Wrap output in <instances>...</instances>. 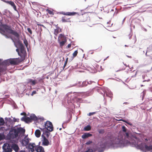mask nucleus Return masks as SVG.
Instances as JSON below:
<instances>
[{
    "label": "nucleus",
    "mask_w": 152,
    "mask_h": 152,
    "mask_svg": "<svg viewBox=\"0 0 152 152\" xmlns=\"http://www.w3.org/2000/svg\"><path fill=\"white\" fill-rule=\"evenodd\" d=\"M124 140H123L121 135H119L118 137L111 138V137L108 136L106 137V140H109L110 141H107V143L110 145L113 144H129L128 141H130L131 137L128 132L125 133L124 134Z\"/></svg>",
    "instance_id": "obj_1"
},
{
    "label": "nucleus",
    "mask_w": 152,
    "mask_h": 152,
    "mask_svg": "<svg viewBox=\"0 0 152 152\" xmlns=\"http://www.w3.org/2000/svg\"><path fill=\"white\" fill-rule=\"evenodd\" d=\"M135 138L136 140H131V138L130 141H128L129 143V144H132V146L136 147L137 148L142 150H144L145 145H146L145 143H141L139 145L138 144V141L140 142L139 139L136 137Z\"/></svg>",
    "instance_id": "obj_2"
},
{
    "label": "nucleus",
    "mask_w": 152,
    "mask_h": 152,
    "mask_svg": "<svg viewBox=\"0 0 152 152\" xmlns=\"http://www.w3.org/2000/svg\"><path fill=\"white\" fill-rule=\"evenodd\" d=\"M21 60L19 61L18 60V58L12 59H8L4 61L3 62V64H5L6 66H5L7 67V66H9V63L11 65H17L19 64L20 62L22 61ZM7 68V67H6ZM7 69H6V70Z\"/></svg>",
    "instance_id": "obj_3"
},
{
    "label": "nucleus",
    "mask_w": 152,
    "mask_h": 152,
    "mask_svg": "<svg viewBox=\"0 0 152 152\" xmlns=\"http://www.w3.org/2000/svg\"><path fill=\"white\" fill-rule=\"evenodd\" d=\"M18 136L16 129H11L6 136V138L7 140H10L17 138Z\"/></svg>",
    "instance_id": "obj_4"
},
{
    "label": "nucleus",
    "mask_w": 152,
    "mask_h": 152,
    "mask_svg": "<svg viewBox=\"0 0 152 152\" xmlns=\"http://www.w3.org/2000/svg\"><path fill=\"white\" fill-rule=\"evenodd\" d=\"M18 44L20 50V56L21 57V61H23L25 58L26 54V51L25 50V47L21 42H18Z\"/></svg>",
    "instance_id": "obj_5"
},
{
    "label": "nucleus",
    "mask_w": 152,
    "mask_h": 152,
    "mask_svg": "<svg viewBox=\"0 0 152 152\" xmlns=\"http://www.w3.org/2000/svg\"><path fill=\"white\" fill-rule=\"evenodd\" d=\"M58 42L61 47H62L67 42L66 37L63 34H60L58 38Z\"/></svg>",
    "instance_id": "obj_6"
},
{
    "label": "nucleus",
    "mask_w": 152,
    "mask_h": 152,
    "mask_svg": "<svg viewBox=\"0 0 152 152\" xmlns=\"http://www.w3.org/2000/svg\"><path fill=\"white\" fill-rule=\"evenodd\" d=\"M2 148L4 151L5 152H11L12 151V147L10 145L7 143L4 144Z\"/></svg>",
    "instance_id": "obj_7"
},
{
    "label": "nucleus",
    "mask_w": 152,
    "mask_h": 152,
    "mask_svg": "<svg viewBox=\"0 0 152 152\" xmlns=\"http://www.w3.org/2000/svg\"><path fill=\"white\" fill-rule=\"evenodd\" d=\"M45 128L50 132L53 130V127L51 122L49 121H47L45 124Z\"/></svg>",
    "instance_id": "obj_8"
},
{
    "label": "nucleus",
    "mask_w": 152,
    "mask_h": 152,
    "mask_svg": "<svg viewBox=\"0 0 152 152\" xmlns=\"http://www.w3.org/2000/svg\"><path fill=\"white\" fill-rule=\"evenodd\" d=\"M41 137L42 139V145L43 146H48L49 144V142L48 140L43 134L42 135Z\"/></svg>",
    "instance_id": "obj_9"
},
{
    "label": "nucleus",
    "mask_w": 152,
    "mask_h": 152,
    "mask_svg": "<svg viewBox=\"0 0 152 152\" xmlns=\"http://www.w3.org/2000/svg\"><path fill=\"white\" fill-rule=\"evenodd\" d=\"M37 147V146H36L35 144L33 143H29L27 147V148L28 149L30 150V151L31 152H34L35 150V148Z\"/></svg>",
    "instance_id": "obj_10"
},
{
    "label": "nucleus",
    "mask_w": 152,
    "mask_h": 152,
    "mask_svg": "<svg viewBox=\"0 0 152 152\" xmlns=\"http://www.w3.org/2000/svg\"><path fill=\"white\" fill-rule=\"evenodd\" d=\"M30 139L26 136L21 141V144L23 146H26L28 145Z\"/></svg>",
    "instance_id": "obj_11"
},
{
    "label": "nucleus",
    "mask_w": 152,
    "mask_h": 152,
    "mask_svg": "<svg viewBox=\"0 0 152 152\" xmlns=\"http://www.w3.org/2000/svg\"><path fill=\"white\" fill-rule=\"evenodd\" d=\"M60 14L65 15L67 16H73L76 14H78V13L75 12H60Z\"/></svg>",
    "instance_id": "obj_12"
},
{
    "label": "nucleus",
    "mask_w": 152,
    "mask_h": 152,
    "mask_svg": "<svg viewBox=\"0 0 152 152\" xmlns=\"http://www.w3.org/2000/svg\"><path fill=\"white\" fill-rule=\"evenodd\" d=\"M17 132H18V135L19 133L21 134H24L25 132V130L22 128H19L16 129Z\"/></svg>",
    "instance_id": "obj_13"
},
{
    "label": "nucleus",
    "mask_w": 152,
    "mask_h": 152,
    "mask_svg": "<svg viewBox=\"0 0 152 152\" xmlns=\"http://www.w3.org/2000/svg\"><path fill=\"white\" fill-rule=\"evenodd\" d=\"M22 120L24 121L26 123H29L32 122L31 119L30 117H23L22 118Z\"/></svg>",
    "instance_id": "obj_14"
},
{
    "label": "nucleus",
    "mask_w": 152,
    "mask_h": 152,
    "mask_svg": "<svg viewBox=\"0 0 152 152\" xmlns=\"http://www.w3.org/2000/svg\"><path fill=\"white\" fill-rule=\"evenodd\" d=\"M70 18H67V17L65 16L61 18V21L63 23H71V21L70 20Z\"/></svg>",
    "instance_id": "obj_15"
},
{
    "label": "nucleus",
    "mask_w": 152,
    "mask_h": 152,
    "mask_svg": "<svg viewBox=\"0 0 152 152\" xmlns=\"http://www.w3.org/2000/svg\"><path fill=\"white\" fill-rule=\"evenodd\" d=\"M7 68L5 66H0V75L1 73L5 74L6 72Z\"/></svg>",
    "instance_id": "obj_16"
},
{
    "label": "nucleus",
    "mask_w": 152,
    "mask_h": 152,
    "mask_svg": "<svg viewBox=\"0 0 152 152\" xmlns=\"http://www.w3.org/2000/svg\"><path fill=\"white\" fill-rule=\"evenodd\" d=\"M92 136V134H91L89 133H85L82 135V137L83 139H86Z\"/></svg>",
    "instance_id": "obj_17"
},
{
    "label": "nucleus",
    "mask_w": 152,
    "mask_h": 152,
    "mask_svg": "<svg viewBox=\"0 0 152 152\" xmlns=\"http://www.w3.org/2000/svg\"><path fill=\"white\" fill-rule=\"evenodd\" d=\"M8 3L10 4L12 7H13V8H14V10L15 11H17V8L16 7V6L15 5L14 2L12 1H8Z\"/></svg>",
    "instance_id": "obj_18"
},
{
    "label": "nucleus",
    "mask_w": 152,
    "mask_h": 152,
    "mask_svg": "<svg viewBox=\"0 0 152 152\" xmlns=\"http://www.w3.org/2000/svg\"><path fill=\"white\" fill-rule=\"evenodd\" d=\"M35 136L37 137H39L41 135V132L39 130H36L35 132Z\"/></svg>",
    "instance_id": "obj_19"
},
{
    "label": "nucleus",
    "mask_w": 152,
    "mask_h": 152,
    "mask_svg": "<svg viewBox=\"0 0 152 152\" xmlns=\"http://www.w3.org/2000/svg\"><path fill=\"white\" fill-rule=\"evenodd\" d=\"M61 31V29L59 28H57L56 29L54 30V34L56 36H57L58 34Z\"/></svg>",
    "instance_id": "obj_20"
},
{
    "label": "nucleus",
    "mask_w": 152,
    "mask_h": 152,
    "mask_svg": "<svg viewBox=\"0 0 152 152\" xmlns=\"http://www.w3.org/2000/svg\"><path fill=\"white\" fill-rule=\"evenodd\" d=\"M80 17L81 18H82L81 20L83 21H85L87 20V15H82L80 16Z\"/></svg>",
    "instance_id": "obj_21"
},
{
    "label": "nucleus",
    "mask_w": 152,
    "mask_h": 152,
    "mask_svg": "<svg viewBox=\"0 0 152 152\" xmlns=\"http://www.w3.org/2000/svg\"><path fill=\"white\" fill-rule=\"evenodd\" d=\"M31 121H37L38 120L37 118L35 115H31L30 116Z\"/></svg>",
    "instance_id": "obj_22"
},
{
    "label": "nucleus",
    "mask_w": 152,
    "mask_h": 152,
    "mask_svg": "<svg viewBox=\"0 0 152 152\" xmlns=\"http://www.w3.org/2000/svg\"><path fill=\"white\" fill-rule=\"evenodd\" d=\"M12 147V148H13L16 152H18L19 148L17 145L15 144Z\"/></svg>",
    "instance_id": "obj_23"
},
{
    "label": "nucleus",
    "mask_w": 152,
    "mask_h": 152,
    "mask_svg": "<svg viewBox=\"0 0 152 152\" xmlns=\"http://www.w3.org/2000/svg\"><path fill=\"white\" fill-rule=\"evenodd\" d=\"M145 149L147 151H150L151 150H152V145H151L148 146L147 145H146Z\"/></svg>",
    "instance_id": "obj_24"
},
{
    "label": "nucleus",
    "mask_w": 152,
    "mask_h": 152,
    "mask_svg": "<svg viewBox=\"0 0 152 152\" xmlns=\"http://www.w3.org/2000/svg\"><path fill=\"white\" fill-rule=\"evenodd\" d=\"M0 32L3 34V24L0 22Z\"/></svg>",
    "instance_id": "obj_25"
},
{
    "label": "nucleus",
    "mask_w": 152,
    "mask_h": 152,
    "mask_svg": "<svg viewBox=\"0 0 152 152\" xmlns=\"http://www.w3.org/2000/svg\"><path fill=\"white\" fill-rule=\"evenodd\" d=\"M91 128L90 125H87L84 128V130L86 131H89L91 129Z\"/></svg>",
    "instance_id": "obj_26"
},
{
    "label": "nucleus",
    "mask_w": 152,
    "mask_h": 152,
    "mask_svg": "<svg viewBox=\"0 0 152 152\" xmlns=\"http://www.w3.org/2000/svg\"><path fill=\"white\" fill-rule=\"evenodd\" d=\"M23 43L25 45L26 47L27 48H28V43L27 40L26 38H25L24 39H23Z\"/></svg>",
    "instance_id": "obj_27"
},
{
    "label": "nucleus",
    "mask_w": 152,
    "mask_h": 152,
    "mask_svg": "<svg viewBox=\"0 0 152 152\" xmlns=\"http://www.w3.org/2000/svg\"><path fill=\"white\" fill-rule=\"evenodd\" d=\"M4 123L3 118H0V126L3 125Z\"/></svg>",
    "instance_id": "obj_28"
},
{
    "label": "nucleus",
    "mask_w": 152,
    "mask_h": 152,
    "mask_svg": "<svg viewBox=\"0 0 152 152\" xmlns=\"http://www.w3.org/2000/svg\"><path fill=\"white\" fill-rule=\"evenodd\" d=\"M77 53H78L77 50L75 51L72 54L73 57H75L77 56Z\"/></svg>",
    "instance_id": "obj_29"
},
{
    "label": "nucleus",
    "mask_w": 152,
    "mask_h": 152,
    "mask_svg": "<svg viewBox=\"0 0 152 152\" xmlns=\"http://www.w3.org/2000/svg\"><path fill=\"white\" fill-rule=\"evenodd\" d=\"M146 94V92L145 91H143V92H142L141 94V96H142V99H143V98H144L145 94Z\"/></svg>",
    "instance_id": "obj_30"
},
{
    "label": "nucleus",
    "mask_w": 152,
    "mask_h": 152,
    "mask_svg": "<svg viewBox=\"0 0 152 152\" xmlns=\"http://www.w3.org/2000/svg\"><path fill=\"white\" fill-rule=\"evenodd\" d=\"M47 11L48 12V13L49 14L53 15V12L52 11L49 10H47Z\"/></svg>",
    "instance_id": "obj_31"
},
{
    "label": "nucleus",
    "mask_w": 152,
    "mask_h": 152,
    "mask_svg": "<svg viewBox=\"0 0 152 152\" xmlns=\"http://www.w3.org/2000/svg\"><path fill=\"white\" fill-rule=\"evenodd\" d=\"M27 30L31 34H32V31L31 29L29 28H27Z\"/></svg>",
    "instance_id": "obj_32"
},
{
    "label": "nucleus",
    "mask_w": 152,
    "mask_h": 152,
    "mask_svg": "<svg viewBox=\"0 0 152 152\" xmlns=\"http://www.w3.org/2000/svg\"><path fill=\"white\" fill-rule=\"evenodd\" d=\"M122 129L123 130V131L124 132H125L126 131V127L124 126H123L122 127Z\"/></svg>",
    "instance_id": "obj_33"
},
{
    "label": "nucleus",
    "mask_w": 152,
    "mask_h": 152,
    "mask_svg": "<svg viewBox=\"0 0 152 152\" xmlns=\"http://www.w3.org/2000/svg\"><path fill=\"white\" fill-rule=\"evenodd\" d=\"M92 142V141H91L89 140L86 142V144L87 145H88Z\"/></svg>",
    "instance_id": "obj_34"
},
{
    "label": "nucleus",
    "mask_w": 152,
    "mask_h": 152,
    "mask_svg": "<svg viewBox=\"0 0 152 152\" xmlns=\"http://www.w3.org/2000/svg\"><path fill=\"white\" fill-rule=\"evenodd\" d=\"M122 121H123V122H125L127 124H129V125H130L131 126L132 125V123H129V122H128L127 121H126L125 120H122Z\"/></svg>",
    "instance_id": "obj_35"
},
{
    "label": "nucleus",
    "mask_w": 152,
    "mask_h": 152,
    "mask_svg": "<svg viewBox=\"0 0 152 152\" xmlns=\"http://www.w3.org/2000/svg\"><path fill=\"white\" fill-rule=\"evenodd\" d=\"M93 151L91 149H88L87 151L84 152H93Z\"/></svg>",
    "instance_id": "obj_36"
},
{
    "label": "nucleus",
    "mask_w": 152,
    "mask_h": 152,
    "mask_svg": "<svg viewBox=\"0 0 152 152\" xmlns=\"http://www.w3.org/2000/svg\"><path fill=\"white\" fill-rule=\"evenodd\" d=\"M3 139V136L1 134H0V141Z\"/></svg>",
    "instance_id": "obj_37"
},
{
    "label": "nucleus",
    "mask_w": 152,
    "mask_h": 152,
    "mask_svg": "<svg viewBox=\"0 0 152 152\" xmlns=\"http://www.w3.org/2000/svg\"><path fill=\"white\" fill-rule=\"evenodd\" d=\"M96 113V112L90 113H89L88 115L89 116H91Z\"/></svg>",
    "instance_id": "obj_38"
},
{
    "label": "nucleus",
    "mask_w": 152,
    "mask_h": 152,
    "mask_svg": "<svg viewBox=\"0 0 152 152\" xmlns=\"http://www.w3.org/2000/svg\"><path fill=\"white\" fill-rule=\"evenodd\" d=\"M21 115H26V114L25 112H23L20 113Z\"/></svg>",
    "instance_id": "obj_39"
},
{
    "label": "nucleus",
    "mask_w": 152,
    "mask_h": 152,
    "mask_svg": "<svg viewBox=\"0 0 152 152\" xmlns=\"http://www.w3.org/2000/svg\"><path fill=\"white\" fill-rule=\"evenodd\" d=\"M67 62L65 61L64 64L63 66L64 69L66 67L67 64Z\"/></svg>",
    "instance_id": "obj_40"
},
{
    "label": "nucleus",
    "mask_w": 152,
    "mask_h": 152,
    "mask_svg": "<svg viewBox=\"0 0 152 152\" xmlns=\"http://www.w3.org/2000/svg\"><path fill=\"white\" fill-rule=\"evenodd\" d=\"M16 50L18 52V55H20V52H19V49L17 48V49H16Z\"/></svg>",
    "instance_id": "obj_41"
},
{
    "label": "nucleus",
    "mask_w": 152,
    "mask_h": 152,
    "mask_svg": "<svg viewBox=\"0 0 152 152\" xmlns=\"http://www.w3.org/2000/svg\"><path fill=\"white\" fill-rule=\"evenodd\" d=\"M71 44H69L67 47V48H69L71 47Z\"/></svg>",
    "instance_id": "obj_42"
},
{
    "label": "nucleus",
    "mask_w": 152,
    "mask_h": 152,
    "mask_svg": "<svg viewBox=\"0 0 152 152\" xmlns=\"http://www.w3.org/2000/svg\"><path fill=\"white\" fill-rule=\"evenodd\" d=\"M32 83L33 85H34L36 84V82L35 80H33L32 82Z\"/></svg>",
    "instance_id": "obj_43"
},
{
    "label": "nucleus",
    "mask_w": 152,
    "mask_h": 152,
    "mask_svg": "<svg viewBox=\"0 0 152 152\" xmlns=\"http://www.w3.org/2000/svg\"><path fill=\"white\" fill-rule=\"evenodd\" d=\"M36 93V92L35 91H34L32 92V95H33L35 94Z\"/></svg>",
    "instance_id": "obj_44"
},
{
    "label": "nucleus",
    "mask_w": 152,
    "mask_h": 152,
    "mask_svg": "<svg viewBox=\"0 0 152 152\" xmlns=\"http://www.w3.org/2000/svg\"><path fill=\"white\" fill-rule=\"evenodd\" d=\"M132 1H133L134 3H136L139 0H132Z\"/></svg>",
    "instance_id": "obj_45"
},
{
    "label": "nucleus",
    "mask_w": 152,
    "mask_h": 152,
    "mask_svg": "<svg viewBox=\"0 0 152 152\" xmlns=\"http://www.w3.org/2000/svg\"><path fill=\"white\" fill-rule=\"evenodd\" d=\"M40 26H42V27H43V28H46L45 27V26H44L43 25H42V24H41V25H40Z\"/></svg>",
    "instance_id": "obj_46"
},
{
    "label": "nucleus",
    "mask_w": 152,
    "mask_h": 152,
    "mask_svg": "<svg viewBox=\"0 0 152 152\" xmlns=\"http://www.w3.org/2000/svg\"><path fill=\"white\" fill-rule=\"evenodd\" d=\"M41 121H43L44 120V118H39Z\"/></svg>",
    "instance_id": "obj_47"
},
{
    "label": "nucleus",
    "mask_w": 152,
    "mask_h": 152,
    "mask_svg": "<svg viewBox=\"0 0 152 152\" xmlns=\"http://www.w3.org/2000/svg\"><path fill=\"white\" fill-rule=\"evenodd\" d=\"M13 120L14 122H16L17 121V119L15 118H14Z\"/></svg>",
    "instance_id": "obj_48"
},
{
    "label": "nucleus",
    "mask_w": 152,
    "mask_h": 152,
    "mask_svg": "<svg viewBox=\"0 0 152 152\" xmlns=\"http://www.w3.org/2000/svg\"><path fill=\"white\" fill-rule=\"evenodd\" d=\"M37 24L38 26H40V25H41V24H40L38 22H37Z\"/></svg>",
    "instance_id": "obj_49"
},
{
    "label": "nucleus",
    "mask_w": 152,
    "mask_h": 152,
    "mask_svg": "<svg viewBox=\"0 0 152 152\" xmlns=\"http://www.w3.org/2000/svg\"><path fill=\"white\" fill-rule=\"evenodd\" d=\"M68 58H66V59L65 61L68 62Z\"/></svg>",
    "instance_id": "obj_50"
},
{
    "label": "nucleus",
    "mask_w": 152,
    "mask_h": 152,
    "mask_svg": "<svg viewBox=\"0 0 152 152\" xmlns=\"http://www.w3.org/2000/svg\"><path fill=\"white\" fill-rule=\"evenodd\" d=\"M19 152H26V151H25L21 150V151H20Z\"/></svg>",
    "instance_id": "obj_51"
},
{
    "label": "nucleus",
    "mask_w": 152,
    "mask_h": 152,
    "mask_svg": "<svg viewBox=\"0 0 152 152\" xmlns=\"http://www.w3.org/2000/svg\"><path fill=\"white\" fill-rule=\"evenodd\" d=\"M147 1H151L152 0H146Z\"/></svg>",
    "instance_id": "obj_52"
},
{
    "label": "nucleus",
    "mask_w": 152,
    "mask_h": 152,
    "mask_svg": "<svg viewBox=\"0 0 152 152\" xmlns=\"http://www.w3.org/2000/svg\"><path fill=\"white\" fill-rule=\"evenodd\" d=\"M40 30H41V31H42V28L41 27L40 28Z\"/></svg>",
    "instance_id": "obj_53"
},
{
    "label": "nucleus",
    "mask_w": 152,
    "mask_h": 152,
    "mask_svg": "<svg viewBox=\"0 0 152 152\" xmlns=\"http://www.w3.org/2000/svg\"><path fill=\"white\" fill-rule=\"evenodd\" d=\"M125 47H128V45H125Z\"/></svg>",
    "instance_id": "obj_54"
},
{
    "label": "nucleus",
    "mask_w": 152,
    "mask_h": 152,
    "mask_svg": "<svg viewBox=\"0 0 152 152\" xmlns=\"http://www.w3.org/2000/svg\"><path fill=\"white\" fill-rule=\"evenodd\" d=\"M148 51V50H147V52H147V51ZM146 55H147V53H146Z\"/></svg>",
    "instance_id": "obj_55"
},
{
    "label": "nucleus",
    "mask_w": 152,
    "mask_h": 152,
    "mask_svg": "<svg viewBox=\"0 0 152 152\" xmlns=\"http://www.w3.org/2000/svg\"><path fill=\"white\" fill-rule=\"evenodd\" d=\"M128 57L129 58H131V56H128Z\"/></svg>",
    "instance_id": "obj_56"
},
{
    "label": "nucleus",
    "mask_w": 152,
    "mask_h": 152,
    "mask_svg": "<svg viewBox=\"0 0 152 152\" xmlns=\"http://www.w3.org/2000/svg\"><path fill=\"white\" fill-rule=\"evenodd\" d=\"M145 140H147V139H145Z\"/></svg>",
    "instance_id": "obj_57"
},
{
    "label": "nucleus",
    "mask_w": 152,
    "mask_h": 152,
    "mask_svg": "<svg viewBox=\"0 0 152 152\" xmlns=\"http://www.w3.org/2000/svg\"><path fill=\"white\" fill-rule=\"evenodd\" d=\"M143 86V85H141V86Z\"/></svg>",
    "instance_id": "obj_58"
},
{
    "label": "nucleus",
    "mask_w": 152,
    "mask_h": 152,
    "mask_svg": "<svg viewBox=\"0 0 152 152\" xmlns=\"http://www.w3.org/2000/svg\"><path fill=\"white\" fill-rule=\"evenodd\" d=\"M125 20V18H124V20Z\"/></svg>",
    "instance_id": "obj_59"
},
{
    "label": "nucleus",
    "mask_w": 152,
    "mask_h": 152,
    "mask_svg": "<svg viewBox=\"0 0 152 152\" xmlns=\"http://www.w3.org/2000/svg\"><path fill=\"white\" fill-rule=\"evenodd\" d=\"M61 128L60 129V130H61Z\"/></svg>",
    "instance_id": "obj_60"
},
{
    "label": "nucleus",
    "mask_w": 152,
    "mask_h": 152,
    "mask_svg": "<svg viewBox=\"0 0 152 152\" xmlns=\"http://www.w3.org/2000/svg\"><path fill=\"white\" fill-rule=\"evenodd\" d=\"M63 59L64 60V58H63Z\"/></svg>",
    "instance_id": "obj_61"
},
{
    "label": "nucleus",
    "mask_w": 152,
    "mask_h": 152,
    "mask_svg": "<svg viewBox=\"0 0 152 152\" xmlns=\"http://www.w3.org/2000/svg\"><path fill=\"white\" fill-rule=\"evenodd\" d=\"M99 133H101V132H99Z\"/></svg>",
    "instance_id": "obj_62"
}]
</instances>
